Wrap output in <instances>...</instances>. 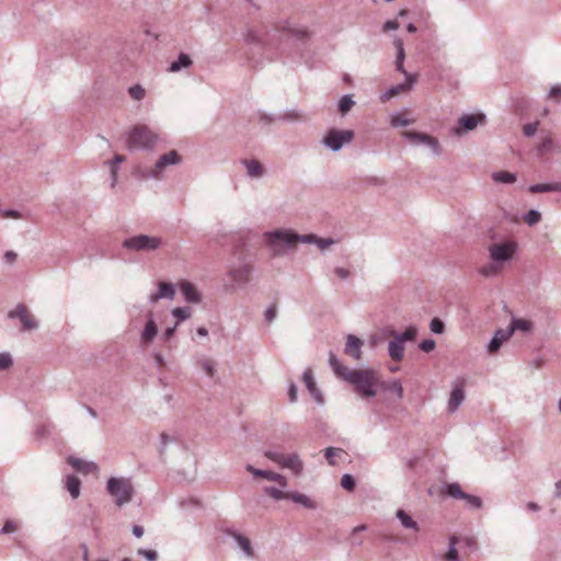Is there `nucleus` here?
Returning a JSON list of instances; mask_svg holds the SVG:
<instances>
[{
    "instance_id": "obj_1",
    "label": "nucleus",
    "mask_w": 561,
    "mask_h": 561,
    "mask_svg": "<svg viewBox=\"0 0 561 561\" xmlns=\"http://www.w3.org/2000/svg\"><path fill=\"white\" fill-rule=\"evenodd\" d=\"M266 244L272 249L274 256L285 253V249H293L297 243L317 244L320 250H325L335 243L332 238H319L313 233L299 234L290 229H276L264 233Z\"/></svg>"
},
{
    "instance_id": "obj_2",
    "label": "nucleus",
    "mask_w": 561,
    "mask_h": 561,
    "mask_svg": "<svg viewBox=\"0 0 561 561\" xmlns=\"http://www.w3.org/2000/svg\"><path fill=\"white\" fill-rule=\"evenodd\" d=\"M393 45L397 48V56H396V61H394L396 69L404 75L405 82L392 85L387 91H385V93L380 98L382 102H386V101L390 100L391 98L399 95L400 93L410 91L417 80L415 75L409 73L404 69L403 64H404V59H405V51H404V47H403V41L399 37H396L393 41Z\"/></svg>"
},
{
    "instance_id": "obj_3",
    "label": "nucleus",
    "mask_w": 561,
    "mask_h": 561,
    "mask_svg": "<svg viewBox=\"0 0 561 561\" xmlns=\"http://www.w3.org/2000/svg\"><path fill=\"white\" fill-rule=\"evenodd\" d=\"M355 387V391L365 398H373L377 394L375 387L379 386L378 371L374 369H353L347 374L345 380Z\"/></svg>"
},
{
    "instance_id": "obj_4",
    "label": "nucleus",
    "mask_w": 561,
    "mask_h": 561,
    "mask_svg": "<svg viewBox=\"0 0 561 561\" xmlns=\"http://www.w3.org/2000/svg\"><path fill=\"white\" fill-rule=\"evenodd\" d=\"M160 137L147 125L134 126L127 137L126 148L128 150H152Z\"/></svg>"
},
{
    "instance_id": "obj_5",
    "label": "nucleus",
    "mask_w": 561,
    "mask_h": 561,
    "mask_svg": "<svg viewBox=\"0 0 561 561\" xmlns=\"http://www.w3.org/2000/svg\"><path fill=\"white\" fill-rule=\"evenodd\" d=\"M106 490L115 499L117 506L129 503L134 495V486L128 478H110Z\"/></svg>"
},
{
    "instance_id": "obj_6",
    "label": "nucleus",
    "mask_w": 561,
    "mask_h": 561,
    "mask_svg": "<svg viewBox=\"0 0 561 561\" xmlns=\"http://www.w3.org/2000/svg\"><path fill=\"white\" fill-rule=\"evenodd\" d=\"M162 244V239L156 236L138 234L123 241V248L133 251H154Z\"/></svg>"
},
{
    "instance_id": "obj_7",
    "label": "nucleus",
    "mask_w": 561,
    "mask_h": 561,
    "mask_svg": "<svg viewBox=\"0 0 561 561\" xmlns=\"http://www.w3.org/2000/svg\"><path fill=\"white\" fill-rule=\"evenodd\" d=\"M354 131L351 129H336L331 128L322 139V144L336 152L343 148L344 145L350 144L354 139Z\"/></svg>"
},
{
    "instance_id": "obj_8",
    "label": "nucleus",
    "mask_w": 561,
    "mask_h": 561,
    "mask_svg": "<svg viewBox=\"0 0 561 561\" xmlns=\"http://www.w3.org/2000/svg\"><path fill=\"white\" fill-rule=\"evenodd\" d=\"M516 250V244L513 241H505L502 243H493L489 247L490 257L495 263L508 262Z\"/></svg>"
},
{
    "instance_id": "obj_9",
    "label": "nucleus",
    "mask_w": 561,
    "mask_h": 561,
    "mask_svg": "<svg viewBox=\"0 0 561 561\" xmlns=\"http://www.w3.org/2000/svg\"><path fill=\"white\" fill-rule=\"evenodd\" d=\"M402 136L413 145L428 146L432 149L434 154H436V156L440 154L439 142L435 137H433L431 135L419 133V131H413V130H407V131L402 133Z\"/></svg>"
},
{
    "instance_id": "obj_10",
    "label": "nucleus",
    "mask_w": 561,
    "mask_h": 561,
    "mask_svg": "<svg viewBox=\"0 0 561 561\" xmlns=\"http://www.w3.org/2000/svg\"><path fill=\"white\" fill-rule=\"evenodd\" d=\"M181 162V156L175 151L171 150L162 154L156 162L154 168L149 172V178L159 179L162 170L169 165H175Z\"/></svg>"
},
{
    "instance_id": "obj_11",
    "label": "nucleus",
    "mask_w": 561,
    "mask_h": 561,
    "mask_svg": "<svg viewBox=\"0 0 561 561\" xmlns=\"http://www.w3.org/2000/svg\"><path fill=\"white\" fill-rule=\"evenodd\" d=\"M482 121H484V115L482 114H465L458 119V126L454 129V133L456 135H461L463 133L471 131Z\"/></svg>"
},
{
    "instance_id": "obj_12",
    "label": "nucleus",
    "mask_w": 561,
    "mask_h": 561,
    "mask_svg": "<svg viewBox=\"0 0 561 561\" xmlns=\"http://www.w3.org/2000/svg\"><path fill=\"white\" fill-rule=\"evenodd\" d=\"M252 272V265L244 263L230 268L228 275L239 286H244L251 280Z\"/></svg>"
},
{
    "instance_id": "obj_13",
    "label": "nucleus",
    "mask_w": 561,
    "mask_h": 561,
    "mask_svg": "<svg viewBox=\"0 0 561 561\" xmlns=\"http://www.w3.org/2000/svg\"><path fill=\"white\" fill-rule=\"evenodd\" d=\"M463 380H457L448 400V411L455 412L465 400Z\"/></svg>"
},
{
    "instance_id": "obj_14",
    "label": "nucleus",
    "mask_w": 561,
    "mask_h": 561,
    "mask_svg": "<svg viewBox=\"0 0 561 561\" xmlns=\"http://www.w3.org/2000/svg\"><path fill=\"white\" fill-rule=\"evenodd\" d=\"M363 344L364 343L359 337H357L353 334H348L346 336L344 353L346 355L353 357L354 359L359 360L362 358Z\"/></svg>"
},
{
    "instance_id": "obj_15",
    "label": "nucleus",
    "mask_w": 561,
    "mask_h": 561,
    "mask_svg": "<svg viewBox=\"0 0 561 561\" xmlns=\"http://www.w3.org/2000/svg\"><path fill=\"white\" fill-rule=\"evenodd\" d=\"M180 290L185 301L190 304H199L202 301L201 293L191 282L183 280L182 283H180Z\"/></svg>"
},
{
    "instance_id": "obj_16",
    "label": "nucleus",
    "mask_w": 561,
    "mask_h": 561,
    "mask_svg": "<svg viewBox=\"0 0 561 561\" xmlns=\"http://www.w3.org/2000/svg\"><path fill=\"white\" fill-rule=\"evenodd\" d=\"M174 295H175V289H174L173 285L170 283L161 282L158 285V291L150 295L149 301L151 304H156L160 299H164V298L173 299Z\"/></svg>"
},
{
    "instance_id": "obj_17",
    "label": "nucleus",
    "mask_w": 561,
    "mask_h": 561,
    "mask_svg": "<svg viewBox=\"0 0 561 561\" xmlns=\"http://www.w3.org/2000/svg\"><path fill=\"white\" fill-rule=\"evenodd\" d=\"M304 382L314 401L319 404L323 403V397L320 390L317 388L312 371L310 368L306 369L302 375Z\"/></svg>"
},
{
    "instance_id": "obj_18",
    "label": "nucleus",
    "mask_w": 561,
    "mask_h": 561,
    "mask_svg": "<svg viewBox=\"0 0 561 561\" xmlns=\"http://www.w3.org/2000/svg\"><path fill=\"white\" fill-rule=\"evenodd\" d=\"M247 170V175L251 179H261L265 174L262 163L255 159H243L241 161Z\"/></svg>"
},
{
    "instance_id": "obj_19",
    "label": "nucleus",
    "mask_w": 561,
    "mask_h": 561,
    "mask_svg": "<svg viewBox=\"0 0 561 561\" xmlns=\"http://www.w3.org/2000/svg\"><path fill=\"white\" fill-rule=\"evenodd\" d=\"M511 334L507 333V329H499L495 331L493 337L488 344V351L490 353H495L500 350L502 344L511 339Z\"/></svg>"
},
{
    "instance_id": "obj_20",
    "label": "nucleus",
    "mask_w": 561,
    "mask_h": 561,
    "mask_svg": "<svg viewBox=\"0 0 561 561\" xmlns=\"http://www.w3.org/2000/svg\"><path fill=\"white\" fill-rule=\"evenodd\" d=\"M393 339L388 344V352L391 359L400 362L404 355V343L397 336L392 335Z\"/></svg>"
},
{
    "instance_id": "obj_21",
    "label": "nucleus",
    "mask_w": 561,
    "mask_h": 561,
    "mask_svg": "<svg viewBox=\"0 0 561 561\" xmlns=\"http://www.w3.org/2000/svg\"><path fill=\"white\" fill-rule=\"evenodd\" d=\"M280 467L290 469L295 474H300L304 465L297 454L284 455Z\"/></svg>"
},
{
    "instance_id": "obj_22",
    "label": "nucleus",
    "mask_w": 561,
    "mask_h": 561,
    "mask_svg": "<svg viewBox=\"0 0 561 561\" xmlns=\"http://www.w3.org/2000/svg\"><path fill=\"white\" fill-rule=\"evenodd\" d=\"M157 333H158V327H157L156 322L153 321L152 314L150 312L149 319H148V321L141 332V335H140L141 343H144V344L151 343L152 340L156 337Z\"/></svg>"
},
{
    "instance_id": "obj_23",
    "label": "nucleus",
    "mask_w": 561,
    "mask_h": 561,
    "mask_svg": "<svg viewBox=\"0 0 561 561\" xmlns=\"http://www.w3.org/2000/svg\"><path fill=\"white\" fill-rule=\"evenodd\" d=\"M329 364L331 366V368L333 369L334 374L340 377V378H343L344 380L347 379V374L348 373H352L353 369H350L348 367L342 365L339 360V358L336 357V355L331 351L329 353Z\"/></svg>"
},
{
    "instance_id": "obj_24",
    "label": "nucleus",
    "mask_w": 561,
    "mask_h": 561,
    "mask_svg": "<svg viewBox=\"0 0 561 561\" xmlns=\"http://www.w3.org/2000/svg\"><path fill=\"white\" fill-rule=\"evenodd\" d=\"M533 328L534 323L530 320L513 318L510 327L507 328V333L511 335H513L515 331L528 333Z\"/></svg>"
},
{
    "instance_id": "obj_25",
    "label": "nucleus",
    "mask_w": 561,
    "mask_h": 561,
    "mask_svg": "<svg viewBox=\"0 0 561 561\" xmlns=\"http://www.w3.org/2000/svg\"><path fill=\"white\" fill-rule=\"evenodd\" d=\"M396 517L403 528L414 530L415 533L420 530L419 524L404 510L399 508L396 512Z\"/></svg>"
},
{
    "instance_id": "obj_26",
    "label": "nucleus",
    "mask_w": 561,
    "mask_h": 561,
    "mask_svg": "<svg viewBox=\"0 0 561 561\" xmlns=\"http://www.w3.org/2000/svg\"><path fill=\"white\" fill-rule=\"evenodd\" d=\"M245 470L250 473H252L254 477L263 478L270 481L279 480L282 479V474L270 471V470H262L256 469L252 465H247Z\"/></svg>"
},
{
    "instance_id": "obj_27",
    "label": "nucleus",
    "mask_w": 561,
    "mask_h": 561,
    "mask_svg": "<svg viewBox=\"0 0 561 561\" xmlns=\"http://www.w3.org/2000/svg\"><path fill=\"white\" fill-rule=\"evenodd\" d=\"M231 536L247 557L252 558L254 556L251 542L247 537L242 536L239 533H231Z\"/></svg>"
},
{
    "instance_id": "obj_28",
    "label": "nucleus",
    "mask_w": 561,
    "mask_h": 561,
    "mask_svg": "<svg viewBox=\"0 0 561 561\" xmlns=\"http://www.w3.org/2000/svg\"><path fill=\"white\" fill-rule=\"evenodd\" d=\"M531 193L561 192V182L558 183H538L529 186Z\"/></svg>"
},
{
    "instance_id": "obj_29",
    "label": "nucleus",
    "mask_w": 561,
    "mask_h": 561,
    "mask_svg": "<svg viewBox=\"0 0 561 561\" xmlns=\"http://www.w3.org/2000/svg\"><path fill=\"white\" fill-rule=\"evenodd\" d=\"M192 59L187 54L181 53L176 60L172 61L169 71L170 72H178L182 70L183 68H188L192 65Z\"/></svg>"
},
{
    "instance_id": "obj_30",
    "label": "nucleus",
    "mask_w": 561,
    "mask_h": 561,
    "mask_svg": "<svg viewBox=\"0 0 561 561\" xmlns=\"http://www.w3.org/2000/svg\"><path fill=\"white\" fill-rule=\"evenodd\" d=\"M68 462L78 471L89 473L96 469V465L82 459L70 457Z\"/></svg>"
},
{
    "instance_id": "obj_31",
    "label": "nucleus",
    "mask_w": 561,
    "mask_h": 561,
    "mask_svg": "<svg viewBox=\"0 0 561 561\" xmlns=\"http://www.w3.org/2000/svg\"><path fill=\"white\" fill-rule=\"evenodd\" d=\"M80 480L75 476H68L66 479V489L70 493L72 499H77L80 495Z\"/></svg>"
},
{
    "instance_id": "obj_32",
    "label": "nucleus",
    "mask_w": 561,
    "mask_h": 561,
    "mask_svg": "<svg viewBox=\"0 0 561 561\" xmlns=\"http://www.w3.org/2000/svg\"><path fill=\"white\" fill-rule=\"evenodd\" d=\"M491 178L496 183L512 184L516 181V174L507 171L493 172Z\"/></svg>"
},
{
    "instance_id": "obj_33",
    "label": "nucleus",
    "mask_w": 561,
    "mask_h": 561,
    "mask_svg": "<svg viewBox=\"0 0 561 561\" xmlns=\"http://www.w3.org/2000/svg\"><path fill=\"white\" fill-rule=\"evenodd\" d=\"M288 500L301 504L307 508H314L313 502L305 494L298 492H289Z\"/></svg>"
},
{
    "instance_id": "obj_34",
    "label": "nucleus",
    "mask_w": 561,
    "mask_h": 561,
    "mask_svg": "<svg viewBox=\"0 0 561 561\" xmlns=\"http://www.w3.org/2000/svg\"><path fill=\"white\" fill-rule=\"evenodd\" d=\"M391 335H397L403 343L408 341H414L417 334V329L413 325H410L405 329L404 332H396L391 331Z\"/></svg>"
},
{
    "instance_id": "obj_35",
    "label": "nucleus",
    "mask_w": 561,
    "mask_h": 561,
    "mask_svg": "<svg viewBox=\"0 0 561 561\" xmlns=\"http://www.w3.org/2000/svg\"><path fill=\"white\" fill-rule=\"evenodd\" d=\"M380 388L383 390V391H390V392H394L399 399H402L403 397V388H402V385L399 380H393L389 383H386V382H381L379 383Z\"/></svg>"
},
{
    "instance_id": "obj_36",
    "label": "nucleus",
    "mask_w": 561,
    "mask_h": 561,
    "mask_svg": "<svg viewBox=\"0 0 561 561\" xmlns=\"http://www.w3.org/2000/svg\"><path fill=\"white\" fill-rule=\"evenodd\" d=\"M458 542V538L456 536H451L449 538V547L448 551L445 554V561H458L459 560V553L456 549V543Z\"/></svg>"
},
{
    "instance_id": "obj_37",
    "label": "nucleus",
    "mask_w": 561,
    "mask_h": 561,
    "mask_svg": "<svg viewBox=\"0 0 561 561\" xmlns=\"http://www.w3.org/2000/svg\"><path fill=\"white\" fill-rule=\"evenodd\" d=\"M446 494L453 499L463 500L466 492H463L460 485L456 482L449 483L446 486Z\"/></svg>"
},
{
    "instance_id": "obj_38",
    "label": "nucleus",
    "mask_w": 561,
    "mask_h": 561,
    "mask_svg": "<svg viewBox=\"0 0 561 561\" xmlns=\"http://www.w3.org/2000/svg\"><path fill=\"white\" fill-rule=\"evenodd\" d=\"M277 119L285 121V122H297V121H304L305 117L297 110H288L284 114L278 115Z\"/></svg>"
},
{
    "instance_id": "obj_39",
    "label": "nucleus",
    "mask_w": 561,
    "mask_h": 561,
    "mask_svg": "<svg viewBox=\"0 0 561 561\" xmlns=\"http://www.w3.org/2000/svg\"><path fill=\"white\" fill-rule=\"evenodd\" d=\"M264 493L276 501L288 500L289 494V492H284L283 490L276 489L275 486H265Z\"/></svg>"
},
{
    "instance_id": "obj_40",
    "label": "nucleus",
    "mask_w": 561,
    "mask_h": 561,
    "mask_svg": "<svg viewBox=\"0 0 561 561\" xmlns=\"http://www.w3.org/2000/svg\"><path fill=\"white\" fill-rule=\"evenodd\" d=\"M354 104L355 102L352 99V95L345 94L341 98L339 102V111L344 115L354 106Z\"/></svg>"
},
{
    "instance_id": "obj_41",
    "label": "nucleus",
    "mask_w": 561,
    "mask_h": 561,
    "mask_svg": "<svg viewBox=\"0 0 561 561\" xmlns=\"http://www.w3.org/2000/svg\"><path fill=\"white\" fill-rule=\"evenodd\" d=\"M497 272H499V265L495 262L483 265L479 268V274H481L484 277L494 276L497 274Z\"/></svg>"
},
{
    "instance_id": "obj_42",
    "label": "nucleus",
    "mask_w": 561,
    "mask_h": 561,
    "mask_svg": "<svg viewBox=\"0 0 561 561\" xmlns=\"http://www.w3.org/2000/svg\"><path fill=\"white\" fill-rule=\"evenodd\" d=\"M172 314L178 318L179 321H184L192 316V309L190 307H178L172 310Z\"/></svg>"
},
{
    "instance_id": "obj_43",
    "label": "nucleus",
    "mask_w": 561,
    "mask_h": 561,
    "mask_svg": "<svg viewBox=\"0 0 561 561\" xmlns=\"http://www.w3.org/2000/svg\"><path fill=\"white\" fill-rule=\"evenodd\" d=\"M20 321L22 322L23 330L25 331L35 330L38 328L37 321L30 313H26Z\"/></svg>"
},
{
    "instance_id": "obj_44",
    "label": "nucleus",
    "mask_w": 561,
    "mask_h": 561,
    "mask_svg": "<svg viewBox=\"0 0 561 561\" xmlns=\"http://www.w3.org/2000/svg\"><path fill=\"white\" fill-rule=\"evenodd\" d=\"M541 219V214L536 210V209H531L529 210L527 214H525L524 216V220L529 225V226H534L536 224H538Z\"/></svg>"
},
{
    "instance_id": "obj_45",
    "label": "nucleus",
    "mask_w": 561,
    "mask_h": 561,
    "mask_svg": "<svg viewBox=\"0 0 561 561\" xmlns=\"http://www.w3.org/2000/svg\"><path fill=\"white\" fill-rule=\"evenodd\" d=\"M355 479L352 474L350 473H345L342 476V479H341V485L343 489L352 492L354 491L355 489Z\"/></svg>"
},
{
    "instance_id": "obj_46",
    "label": "nucleus",
    "mask_w": 561,
    "mask_h": 561,
    "mask_svg": "<svg viewBox=\"0 0 561 561\" xmlns=\"http://www.w3.org/2000/svg\"><path fill=\"white\" fill-rule=\"evenodd\" d=\"M128 92H129V95L134 100H137V101L142 100L146 94L145 89L140 84H135V85L130 87Z\"/></svg>"
},
{
    "instance_id": "obj_47",
    "label": "nucleus",
    "mask_w": 561,
    "mask_h": 561,
    "mask_svg": "<svg viewBox=\"0 0 561 561\" xmlns=\"http://www.w3.org/2000/svg\"><path fill=\"white\" fill-rule=\"evenodd\" d=\"M430 329L435 334H443L445 331V324L440 319L433 318L430 322Z\"/></svg>"
},
{
    "instance_id": "obj_48",
    "label": "nucleus",
    "mask_w": 561,
    "mask_h": 561,
    "mask_svg": "<svg viewBox=\"0 0 561 561\" xmlns=\"http://www.w3.org/2000/svg\"><path fill=\"white\" fill-rule=\"evenodd\" d=\"M26 313H28L27 308L25 305L20 304L15 309L11 310L8 316L11 319L19 318L21 320Z\"/></svg>"
},
{
    "instance_id": "obj_49",
    "label": "nucleus",
    "mask_w": 561,
    "mask_h": 561,
    "mask_svg": "<svg viewBox=\"0 0 561 561\" xmlns=\"http://www.w3.org/2000/svg\"><path fill=\"white\" fill-rule=\"evenodd\" d=\"M343 450L342 449H339V448H334V447H328L323 450L324 453V457L325 459L328 460L329 465L331 466H335V460H334V456L337 454V453H342Z\"/></svg>"
},
{
    "instance_id": "obj_50",
    "label": "nucleus",
    "mask_w": 561,
    "mask_h": 561,
    "mask_svg": "<svg viewBox=\"0 0 561 561\" xmlns=\"http://www.w3.org/2000/svg\"><path fill=\"white\" fill-rule=\"evenodd\" d=\"M411 124V121L405 118L403 115L401 114H397V115H393L391 117V125L393 127H404V126H408Z\"/></svg>"
},
{
    "instance_id": "obj_51",
    "label": "nucleus",
    "mask_w": 561,
    "mask_h": 561,
    "mask_svg": "<svg viewBox=\"0 0 561 561\" xmlns=\"http://www.w3.org/2000/svg\"><path fill=\"white\" fill-rule=\"evenodd\" d=\"M463 500L472 508H481L482 507V500L479 496L466 493Z\"/></svg>"
},
{
    "instance_id": "obj_52",
    "label": "nucleus",
    "mask_w": 561,
    "mask_h": 561,
    "mask_svg": "<svg viewBox=\"0 0 561 561\" xmlns=\"http://www.w3.org/2000/svg\"><path fill=\"white\" fill-rule=\"evenodd\" d=\"M138 556L144 557L147 561H157L158 553L154 550L140 548L137 550Z\"/></svg>"
},
{
    "instance_id": "obj_53",
    "label": "nucleus",
    "mask_w": 561,
    "mask_h": 561,
    "mask_svg": "<svg viewBox=\"0 0 561 561\" xmlns=\"http://www.w3.org/2000/svg\"><path fill=\"white\" fill-rule=\"evenodd\" d=\"M436 346V342L432 339H425L420 344L419 347L421 351L425 353L432 352Z\"/></svg>"
},
{
    "instance_id": "obj_54",
    "label": "nucleus",
    "mask_w": 561,
    "mask_h": 561,
    "mask_svg": "<svg viewBox=\"0 0 561 561\" xmlns=\"http://www.w3.org/2000/svg\"><path fill=\"white\" fill-rule=\"evenodd\" d=\"M12 365V357L8 353L0 354V370L8 369Z\"/></svg>"
},
{
    "instance_id": "obj_55",
    "label": "nucleus",
    "mask_w": 561,
    "mask_h": 561,
    "mask_svg": "<svg viewBox=\"0 0 561 561\" xmlns=\"http://www.w3.org/2000/svg\"><path fill=\"white\" fill-rule=\"evenodd\" d=\"M264 455L270 460H272L274 462H277L279 466L282 465V461H283V458H284V454H280V453H277V451H272V450H266L264 453Z\"/></svg>"
},
{
    "instance_id": "obj_56",
    "label": "nucleus",
    "mask_w": 561,
    "mask_h": 561,
    "mask_svg": "<svg viewBox=\"0 0 561 561\" xmlns=\"http://www.w3.org/2000/svg\"><path fill=\"white\" fill-rule=\"evenodd\" d=\"M202 369L209 376L213 377L215 374V367L209 359H203L201 362Z\"/></svg>"
},
{
    "instance_id": "obj_57",
    "label": "nucleus",
    "mask_w": 561,
    "mask_h": 561,
    "mask_svg": "<svg viewBox=\"0 0 561 561\" xmlns=\"http://www.w3.org/2000/svg\"><path fill=\"white\" fill-rule=\"evenodd\" d=\"M277 316V308L275 305L273 306H270L265 312H264V318L266 320V322L271 323L272 321H274V319L276 318Z\"/></svg>"
},
{
    "instance_id": "obj_58",
    "label": "nucleus",
    "mask_w": 561,
    "mask_h": 561,
    "mask_svg": "<svg viewBox=\"0 0 561 561\" xmlns=\"http://www.w3.org/2000/svg\"><path fill=\"white\" fill-rule=\"evenodd\" d=\"M537 128H538V122L524 125L523 130H524L525 136L531 137L536 134Z\"/></svg>"
},
{
    "instance_id": "obj_59",
    "label": "nucleus",
    "mask_w": 561,
    "mask_h": 561,
    "mask_svg": "<svg viewBox=\"0 0 561 561\" xmlns=\"http://www.w3.org/2000/svg\"><path fill=\"white\" fill-rule=\"evenodd\" d=\"M552 147V139L550 137H546L540 145L538 146V151L540 153L547 152Z\"/></svg>"
},
{
    "instance_id": "obj_60",
    "label": "nucleus",
    "mask_w": 561,
    "mask_h": 561,
    "mask_svg": "<svg viewBox=\"0 0 561 561\" xmlns=\"http://www.w3.org/2000/svg\"><path fill=\"white\" fill-rule=\"evenodd\" d=\"M110 167L111 172V186L114 187L117 183V174H118V165H115L114 163H107Z\"/></svg>"
},
{
    "instance_id": "obj_61",
    "label": "nucleus",
    "mask_w": 561,
    "mask_h": 561,
    "mask_svg": "<svg viewBox=\"0 0 561 561\" xmlns=\"http://www.w3.org/2000/svg\"><path fill=\"white\" fill-rule=\"evenodd\" d=\"M549 98L553 100H561V85H553L549 91Z\"/></svg>"
},
{
    "instance_id": "obj_62",
    "label": "nucleus",
    "mask_w": 561,
    "mask_h": 561,
    "mask_svg": "<svg viewBox=\"0 0 561 561\" xmlns=\"http://www.w3.org/2000/svg\"><path fill=\"white\" fill-rule=\"evenodd\" d=\"M15 530H16V525L13 522L8 520L4 523L0 533L1 534H11V533H14Z\"/></svg>"
},
{
    "instance_id": "obj_63",
    "label": "nucleus",
    "mask_w": 561,
    "mask_h": 561,
    "mask_svg": "<svg viewBox=\"0 0 561 561\" xmlns=\"http://www.w3.org/2000/svg\"><path fill=\"white\" fill-rule=\"evenodd\" d=\"M0 214L7 218H14V219L21 218V214L14 209L0 210Z\"/></svg>"
},
{
    "instance_id": "obj_64",
    "label": "nucleus",
    "mask_w": 561,
    "mask_h": 561,
    "mask_svg": "<svg viewBox=\"0 0 561 561\" xmlns=\"http://www.w3.org/2000/svg\"><path fill=\"white\" fill-rule=\"evenodd\" d=\"M288 397L291 403L297 401V387L294 382H290L288 387Z\"/></svg>"
}]
</instances>
